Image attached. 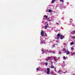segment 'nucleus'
Listing matches in <instances>:
<instances>
[{
	"label": "nucleus",
	"mask_w": 75,
	"mask_h": 75,
	"mask_svg": "<svg viewBox=\"0 0 75 75\" xmlns=\"http://www.w3.org/2000/svg\"><path fill=\"white\" fill-rule=\"evenodd\" d=\"M59 36L60 37V39H61V40H62V39L64 38V36H63L62 35H61L59 33H58L57 35V40H59Z\"/></svg>",
	"instance_id": "obj_1"
},
{
	"label": "nucleus",
	"mask_w": 75,
	"mask_h": 75,
	"mask_svg": "<svg viewBox=\"0 0 75 75\" xmlns=\"http://www.w3.org/2000/svg\"><path fill=\"white\" fill-rule=\"evenodd\" d=\"M47 75H49L50 72V69L49 68H47Z\"/></svg>",
	"instance_id": "obj_2"
},
{
	"label": "nucleus",
	"mask_w": 75,
	"mask_h": 75,
	"mask_svg": "<svg viewBox=\"0 0 75 75\" xmlns=\"http://www.w3.org/2000/svg\"><path fill=\"white\" fill-rule=\"evenodd\" d=\"M50 68H52V69H54V70H56V68H55V67L53 66L52 65H51Z\"/></svg>",
	"instance_id": "obj_3"
},
{
	"label": "nucleus",
	"mask_w": 75,
	"mask_h": 75,
	"mask_svg": "<svg viewBox=\"0 0 75 75\" xmlns=\"http://www.w3.org/2000/svg\"><path fill=\"white\" fill-rule=\"evenodd\" d=\"M63 52L62 53H66L67 51H66V49L65 48H63Z\"/></svg>",
	"instance_id": "obj_4"
},
{
	"label": "nucleus",
	"mask_w": 75,
	"mask_h": 75,
	"mask_svg": "<svg viewBox=\"0 0 75 75\" xmlns=\"http://www.w3.org/2000/svg\"><path fill=\"white\" fill-rule=\"evenodd\" d=\"M44 32L43 30H42L41 31V35H42V36H44Z\"/></svg>",
	"instance_id": "obj_5"
},
{
	"label": "nucleus",
	"mask_w": 75,
	"mask_h": 75,
	"mask_svg": "<svg viewBox=\"0 0 75 75\" xmlns=\"http://www.w3.org/2000/svg\"><path fill=\"white\" fill-rule=\"evenodd\" d=\"M49 26L48 25V23H47V25L45 26V29H47V28H48V27H49Z\"/></svg>",
	"instance_id": "obj_6"
},
{
	"label": "nucleus",
	"mask_w": 75,
	"mask_h": 75,
	"mask_svg": "<svg viewBox=\"0 0 75 75\" xmlns=\"http://www.w3.org/2000/svg\"><path fill=\"white\" fill-rule=\"evenodd\" d=\"M71 34H75V30L72 31L71 32Z\"/></svg>",
	"instance_id": "obj_7"
},
{
	"label": "nucleus",
	"mask_w": 75,
	"mask_h": 75,
	"mask_svg": "<svg viewBox=\"0 0 75 75\" xmlns=\"http://www.w3.org/2000/svg\"><path fill=\"white\" fill-rule=\"evenodd\" d=\"M43 39H41L40 44H43Z\"/></svg>",
	"instance_id": "obj_8"
},
{
	"label": "nucleus",
	"mask_w": 75,
	"mask_h": 75,
	"mask_svg": "<svg viewBox=\"0 0 75 75\" xmlns=\"http://www.w3.org/2000/svg\"><path fill=\"white\" fill-rule=\"evenodd\" d=\"M52 57H49L48 58H46V61H48L49 59H50V58H52Z\"/></svg>",
	"instance_id": "obj_9"
},
{
	"label": "nucleus",
	"mask_w": 75,
	"mask_h": 75,
	"mask_svg": "<svg viewBox=\"0 0 75 75\" xmlns=\"http://www.w3.org/2000/svg\"><path fill=\"white\" fill-rule=\"evenodd\" d=\"M70 54V52L69 51H68L67 52V55H68L69 54Z\"/></svg>",
	"instance_id": "obj_10"
},
{
	"label": "nucleus",
	"mask_w": 75,
	"mask_h": 75,
	"mask_svg": "<svg viewBox=\"0 0 75 75\" xmlns=\"http://www.w3.org/2000/svg\"><path fill=\"white\" fill-rule=\"evenodd\" d=\"M55 1V0H52V3H54V2Z\"/></svg>",
	"instance_id": "obj_11"
},
{
	"label": "nucleus",
	"mask_w": 75,
	"mask_h": 75,
	"mask_svg": "<svg viewBox=\"0 0 75 75\" xmlns=\"http://www.w3.org/2000/svg\"><path fill=\"white\" fill-rule=\"evenodd\" d=\"M60 1L62 3H64V0H60Z\"/></svg>",
	"instance_id": "obj_12"
},
{
	"label": "nucleus",
	"mask_w": 75,
	"mask_h": 75,
	"mask_svg": "<svg viewBox=\"0 0 75 75\" xmlns=\"http://www.w3.org/2000/svg\"><path fill=\"white\" fill-rule=\"evenodd\" d=\"M45 17L46 18H48L47 17V16H46V15H44V18Z\"/></svg>",
	"instance_id": "obj_13"
},
{
	"label": "nucleus",
	"mask_w": 75,
	"mask_h": 75,
	"mask_svg": "<svg viewBox=\"0 0 75 75\" xmlns=\"http://www.w3.org/2000/svg\"><path fill=\"white\" fill-rule=\"evenodd\" d=\"M71 45H72L74 44V42H71Z\"/></svg>",
	"instance_id": "obj_14"
},
{
	"label": "nucleus",
	"mask_w": 75,
	"mask_h": 75,
	"mask_svg": "<svg viewBox=\"0 0 75 75\" xmlns=\"http://www.w3.org/2000/svg\"><path fill=\"white\" fill-rule=\"evenodd\" d=\"M49 11L50 13H52V11H51V9H49Z\"/></svg>",
	"instance_id": "obj_15"
},
{
	"label": "nucleus",
	"mask_w": 75,
	"mask_h": 75,
	"mask_svg": "<svg viewBox=\"0 0 75 75\" xmlns=\"http://www.w3.org/2000/svg\"><path fill=\"white\" fill-rule=\"evenodd\" d=\"M75 54V52H73L71 53V56L73 55H74Z\"/></svg>",
	"instance_id": "obj_16"
},
{
	"label": "nucleus",
	"mask_w": 75,
	"mask_h": 75,
	"mask_svg": "<svg viewBox=\"0 0 75 75\" xmlns=\"http://www.w3.org/2000/svg\"><path fill=\"white\" fill-rule=\"evenodd\" d=\"M45 65L46 66L48 65V63L46 62L45 63Z\"/></svg>",
	"instance_id": "obj_17"
},
{
	"label": "nucleus",
	"mask_w": 75,
	"mask_h": 75,
	"mask_svg": "<svg viewBox=\"0 0 75 75\" xmlns=\"http://www.w3.org/2000/svg\"><path fill=\"white\" fill-rule=\"evenodd\" d=\"M72 38H73V39H75V36H72Z\"/></svg>",
	"instance_id": "obj_18"
},
{
	"label": "nucleus",
	"mask_w": 75,
	"mask_h": 75,
	"mask_svg": "<svg viewBox=\"0 0 75 75\" xmlns=\"http://www.w3.org/2000/svg\"><path fill=\"white\" fill-rule=\"evenodd\" d=\"M36 70H37V71H38V70H40V69L39 68H37L36 69Z\"/></svg>",
	"instance_id": "obj_19"
},
{
	"label": "nucleus",
	"mask_w": 75,
	"mask_h": 75,
	"mask_svg": "<svg viewBox=\"0 0 75 75\" xmlns=\"http://www.w3.org/2000/svg\"><path fill=\"white\" fill-rule=\"evenodd\" d=\"M63 58L64 59H66V57L65 56H63Z\"/></svg>",
	"instance_id": "obj_20"
},
{
	"label": "nucleus",
	"mask_w": 75,
	"mask_h": 75,
	"mask_svg": "<svg viewBox=\"0 0 75 75\" xmlns=\"http://www.w3.org/2000/svg\"><path fill=\"white\" fill-rule=\"evenodd\" d=\"M59 54L60 55H61V52L60 51L59 52Z\"/></svg>",
	"instance_id": "obj_21"
},
{
	"label": "nucleus",
	"mask_w": 75,
	"mask_h": 75,
	"mask_svg": "<svg viewBox=\"0 0 75 75\" xmlns=\"http://www.w3.org/2000/svg\"><path fill=\"white\" fill-rule=\"evenodd\" d=\"M56 24L57 25H59V23H56Z\"/></svg>",
	"instance_id": "obj_22"
},
{
	"label": "nucleus",
	"mask_w": 75,
	"mask_h": 75,
	"mask_svg": "<svg viewBox=\"0 0 75 75\" xmlns=\"http://www.w3.org/2000/svg\"><path fill=\"white\" fill-rule=\"evenodd\" d=\"M50 61H51V63L52 64H53V62H52V61L51 60Z\"/></svg>",
	"instance_id": "obj_23"
},
{
	"label": "nucleus",
	"mask_w": 75,
	"mask_h": 75,
	"mask_svg": "<svg viewBox=\"0 0 75 75\" xmlns=\"http://www.w3.org/2000/svg\"><path fill=\"white\" fill-rule=\"evenodd\" d=\"M45 24H48V22H46L45 23Z\"/></svg>",
	"instance_id": "obj_24"
},
{
	"label": "nucleus",
	"mask_w": 75,
	"mask_h": 75,
	"mask_svg": "<svg viewBox=\"0 0 75 75\" xmlns=\"http://www.w3.org/2000/svg\"><path fill=\"white\" fill-rule=\"evenodd\" d=\"M52 53H53V54H55V52L54 51Z\"/></svg>",
	"instance_id": "obj_25"
},
{
	"label": "nucleus",
	"mask_w": 75,
	"mask_h": 75,
	"mask_svg": "<svg viewBox=\"0 0 75 75\" xmlns=\"http://www.w3.org/2000/svg\"><path fill=\"white\" fill-rule=\"evenodd\" d=\"M67 71H65V72H64V74H65V73H67Z\"/></svg>",
	"instance_id": "obj_26"
},
{
	"label": "nucleus",
	"mask_w": 75,
	"mask_h": 75,
	"mask_svg": "<svg viewBox=\"0 0 75 75\" xmlns=\"http://www.w3.org/2000/svg\"><path fill=\"white\" fill-rule=\"evenodd\" d=\"M73 49H74L73 48V47H71V50H73Z\"/></svg>",
	"instance_id": "obj_27"
},
{
	"label": "nucleus",
	"mask_w": 75,
	"mask_h": 75,
	"mask_svg": "<svg viewBox=\"0 0 75 75\" xmlns=\"http://www.w3.org/2000/svg\"><path fill=\"white\" fill-rule=\"evenodd\" d=\"M47 20H50V18H48L47 19Z\"/></svg>",
	"instance_id": "obj_28"
},
{
	"label": "nucleus",
	"mask_w": 75,
	"mask_h": 75,
	"mask_svg": "<svg viewBox=\"0 0 75 75\" xmlns=\"http://www.w3.org/2000/svg\"><path fill=\"white\" fill-rule=\"evenodd\" d=\"M48 53H49V52H51V51H50L49 52L48 51Z\"/></svg>",
	"instance_id": "obj_29"
},
{
	"label": "nucleus",
	"mask_w": 75,
	"mask_h": 75,
	"mask_svg": "<svg viewBox=\"0 0 75 75\" xmlns=\"http://www.w3.org/2000/svg\"><path fill=\"white\" fill-rule=\"evenodd\" d=\"M54 59L55 60H56V59H55V57H54Z\"/></svg>",
	"instance_id": "obj_30"
},
{
	"label": "nucleus",
	"mask_w": 75,
	"mask_h": 75,
	"mask_svg": "<svg viewBox=\"0 0 75 75\" xmlns=\"http://www.w3.org/2000/svg\"><path fill=\"white\" fill-rule=\"evenodd\" d=\"M72 21L71 20H70V22H72Z\"/></svg>",
	"instance_id": "obj_31"
},
{
	"label": "nucleus",
	"mask_w": 75,
	"mask_h": 75,
	"mask_svg": "<svg viewBox=\"0 0 75 75\" xmlns=\"http://www.w3.org/2000/svg\"><path fill=\"white\" fill-rule=\"evenodd\" d=\"M70 20L72 21V19L71 18V19H70Z\"/></svg>",
	"instance_id": "obj_32"
},
{
	"label": "nucleus",
	"mask_w": 75,
	"mask_h": 75,
	"mask_svg": "<svg viewBox=\"0 0 75 75\" xmlns=\"http://www.w3.org/2000/svg\"><path fill=\"white\" fill-rule=\"evenodd\" d=\"M52 73V74H54V72H53Z\"/></svg>",
	"instance_id": "obj_33"
},
{
	"label": "nucleus",
	"mask_w": 75,
	"mask_h": 75,
	"mask_svg": "<svg viewBox=\"0 0 75 75\" xmlns=\"http://www.w3.org/2000/svg\"><path fill=\"white\" fill-rule=\"evenodd\" d=\"M59 72H61V70H59Z\"/></svg>",
	"instance_id": "obj_34"
},
{
	"label": "nucleus",
	"mask_w": 75,
	"mask_h": 75,
	"mask_svg": "<svg viewBox=\"0 0 75 75\" xmlns=\"http://www.w3.org/2000/svg\"><path fill=\"white\" fill-rule=\"evenodd\" d=\"M43 20H45V18H43Z\"/></svg>",
	"instance_id": "obj_35"
},
{
	"label": "nucleus",
	"mask_w": 75,
	"mask_h": 75,
	"mask_svg": "<svg viewBox=\"0 0 75 75\" xmlns=\"http://www.w3.org/2000/svg\"><path fill=\"white\" fill-rule=\"evenodd\" d=\"M51 21V20H49V21Z\"/></svg>",
	"instance_id": "obj_36"
},
{
	"label": "nucleus",
	"mask_w": 75,
	"mask_h": 75,
	"mask_svg": "<svg viewBox=\"0 0 75 75\" xmlns=\"http://www.w3.org/2000/svg\"><path fill=\"white\" fill-rule=\"evenodd\" d=\"M45 36H46V37H47V34H46Z\"/></svg>",
	"instance_id": "obj_37"
},
{
	"label": "nucleus",
	"mask_w": 75,
	"mask_h": 75,
	"mask_svg": "<svg viewBox=\"0 0 75 75\" xmlns=\"http://www.w3.org/2000/svg\"><path fill=\"white\" fill-rule=\"evenodd\" d=\"M43 53H44V52H42V54H43Z\"/></svg>",
	"instance_id": "obj_38"
},
{
	"label": "nucleus",
	"mask_w": 75,
	"mask_h": 75,
	"mask_svg": "<svg viewBox=\"0 0 75 75\" xmlns=\"http://www.w3.org/2000/svg\"><path fill=\"white\" fill-rule=\"evenodd\" d=\"M44 42H45V41Z\"/></svg>",
	"instance_id": "obj_39"
}]
</instances>
